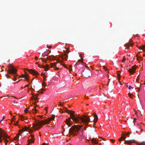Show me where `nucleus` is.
Returning a JSON list of instances; mask_svg holds the SVG:
<instances>
[{
	"instance_id": "1",
	"label": "nucleus",
	"mask_w": 145,
	"mask_h": 145,
	"mask_svg": "<svg viewBox=\"0 0 145 145\" xmlns=\"http://www.w3.org/2000/svg\"><path fill=\"white\" fill-rule=\"evenodd\" d=\"M69 114L70 116L65 121L69 127L72 125V124L71 122V119L74 121L76 123H83L85 124L86 125H88V123L90 121L89 118L87 116H83V117L78 116L76 117L75 116L74 112H72Z\"/></svg>"
},
{
	"instance_id": "2",
	"label": "nucleus",
	"mask_w": 145,
	"mask_h": 145,
	"mask_svg": "<svg viewBox=\"0 0 145 145\" xmlns=\"http://www.w3.org/2000/svg\"><path fill=\"white\" fill-rule=\"evenodd\" d=\"M54 115H53L50 118L48 119L42 120L40 121L39 120H37L35 123L33 124V127L35 130H38L40 128V126L46 124H48L49 122L55 118Z\"/></svg>"
},
{
	"instance_id": "3",
	"label": "nucleus",
	"mask_w": 145,
	"mask_h": 145,
	"mask_svg": "<svg viewBox=\"0 0 145 145\" xmlns=\"http://www.w3.org/2000/svg\"><path fill=\"white\" fill-rule=\"evenodd\" d=\"M82 127V126H78L76 125L72 126L68 131L69 133V137H70L71 135H72L73 136L76 135L79 136V131Z\"/></svg>"
},
{
	"instance_id": "4",
	"label": "nucleus",
	"mask_w": 145,
	"mask_h": 145,
	"mask_svg": "<svg viewBox=\"0 0 145 145\" xmlns=\"http://www.w3.org/2000/svg\"><path fill=\"white\" fill-rule=\"evenodd\" d=\"M132 143H135L138 145H145V142L143 141L140 143L139 144L136 142L135 140H126L124 142V144H129V145H131Z\"/></svg>"
},
{
	"instance_id": "5",
	"label": "nucleus",
	"mask_w": 145,
	"mask_h": 145,
	"mask_svg": "<svg viewBox=\"0 0 145 145\" xmlns=\"http://www.w3.org/2000/svg\"><path fill=\"white\" fill-rule=\"evenodd\" d=\"M0 136H1V139H0V143H1L2 141V137L5 138H10V137L8 136L7 134L3 130H2L0 128Z\"/></svg>"
},
{
	"instance_id": "6",
	"label": "nucleus",
	"mask_w": 145,
	"mask_h": 145,
	"mask_svg": "<svg viewBox=\"0 0 145 145\" xmlns=\"http://www.w3.org/2000/svg\"><path fill=\"white\" fill-rule=\"evenodd\" d=\"M92 71L91 70L88 71H84L82 72V74L84 76L87 78H88L92 74Z\"/></svg>"
},
{
	"instance_id": "7",
	"label": "nucleus",
	"mask_w": 145,
	"mask_h": 145,
	"mask_svg": "<svg viewBox=\"0 0 145 145\" xmlns=\"http://www.w3.org/2000/svg\"><path fill=\"white\" fill-rule=\"evenodd\" d=\"M8 73L10 74H12L14 75L16 74V72L17 71V70L14 67L13 69L11 70H10V69H8L7 70Z\"/></svg>"
},
{
	"instance_id": "8",
	"label": "nucleus",
	"mask_w": 145,
	"mask_h": 145,
	"mask_svg": "<svg viewBox=\"0 0 145 145\" xmlns=\"http://www.w3.org/2000/svg\"><path fill=\"white\" fill-rule=\"evenodd\" d=\"M27 70L29 73L33 74L35 76L38 75L39 74V73L35 70L31 69L30 70Z\"/></svg>"
},
{
	"instance_id": "9",
	"label": "nucleus",
	"mask_w": 145,
	"mask_h": 145,
	"mask_svg": "<svg viewBox=\"0 0 145 145\" xmlns=\"http://www.w3.org/2000/svg\"><path fill=\"white\" fill-rule=\"evenodd\" d=\"M136 66H132V68L130 69L128 71L131 74H133L134 72L136 70Z\"/></svg>"
},
{
	"instance_id": "10",
	"label": "nucleus",
	"mask_w": 145,
	"mask_h": 145,
	"mask_svg": "<svg viewBox=\"0 0 145 145\" xmlns=\"http://www.w3.org/2000/svg\"><path fill=\"white\" fill-rule=\"evenodd\" d=\"M29 77L28 74L27 73H26V74L25 75L22 74L20 77V78H24V80H26L27 81L28 80Z\"/></svg>"
},
{
	"instance_id": "11",
	"label": "nucleus",
	"mask_w": 145,
	"mask_h": 145,
	"mask_svg": "<svg viewBox=\"0 0 145 145\" xmlns=\"http://www.w3.org/2000/svg\"><path fill=\"white\" fill-rule=\"evenodd\" d=\"M94 119L93 120L94 124L93 127H94V125H95V123H96L98 120V117L97 114H94Z\"/></svg>"
},
{
	"instance_id": "12",
	"label": "nucleus",
	"mask_w": 145,
	"mask_h": 145,
	"mask_svg": "<svg viewBox=\"0 0 145 145\" xmlns=\"http://www.w3.org/2000/svg\"><path fill=\"white\" fill-rule=\"evenodd\" d=\"M29 130V128L27 127H23L22 129H20L19 131V133L20 134H21L20 132L22 131V132H24L25 131H28Z\"/></svg>"
},
{
	"instance_id": "13",
	"label": "nucleus",
	"mask_w": 145,
	"mask_h": 145,
	"mask_svg": "<svg viewBox=\"0 0 145 145\" xmlns=\"http://www.w3.org/2000/svg\"><path fill=\"white\" fill-rule=\"evenodd\" d=\"M31 138L30 140H29V144H31V143L34 142L35 138H34V136L33 135H31Z\"/></svg>"
},
{
	"instance_id": "14",
	"label": "nucleus",
	"mask_w": 145,
	"mask_h": 145,
	"mask_svg": "<svg viewBox=\"0 0 145 145\" xmlns=\"http://www.w3.org/2000/svg\"><path fill=\"white\" fill-rule=\"evenodd\" d=\"M91 141L92 142L93 144H98V142L97 141H96V140L94 138L92 139Z\"/></svg>"
},
{
	"instance_id": "15",
	"label": "nucleus",
	"mask_w": 145,
	"mask_h": 145,
	"mask_svg": "<svg viewBox=\"0 0 145 145\" xmlns=\"http://www.w3.org/2000/svg\"><path fill=\"white\" fill-rule=\"evenodd\" d=\"M64 108L65 109H64L65 110V112L69 114L72 112H74L73 111H72V110H68L66 107H64Z\"/></svg>"
},
{
	"instance_id": "16",
	"label": "nucleus",
	"mask_w": 145,
	"mask_h": 145,
	"mask_svg": "<svg viewBox=\"0 0 145 145\" xmlns=\"http://www.w3.org/2000/svg\"><path fill=\"white\" fill-rule=\"evenodd\" d=\"M64 108L65 109H64L65 110V112L69 114L72 112H74L73 111H72V110H68L66 107H64Z\"/></svg>"
},
{
	"instance_id": "17",
	"label": "nucleus",
	"mask_w": 145,
	"mask_h": 145,
	"mask_svg": "<svg viewBox=\"0 0 145 145\" xmlns=\"http://www.w3.org/2000/svg\"><path fill=\"white\" fill-rule=\"evenodd\" d=\"M38 95V94H36L35 95H34L33 96V97H31V99L32 100H34L35 101H36V100L37 99V97ZM36 102V101H35Z\"/></svg>"
},
{
	"instance_id": "18",
	"label": "nucleus",
	"mask_w": 145,
	"mask_h": 145,
	"mask_svg": "<svg viewBox=\"0 0 145 145\" xmlns=\"http://www.w3.org/2000/svg\"><path fill=\"white\" fill-rule=\"evenodd\" d=\"M48 66H49L48 65H47V66L46 67L44 65H42V67H41L44 68V69L45 70V71H47L48 70Z\"/></svg>"
},
{
	"instance_id": "19",
	"label": "nucleus",
	"mask_w": 145,
	"mask_h": 145,
	"mask_svg": "<svg viewBox=\"0 0 145 145\" xmlns=\"http://www.w3.org/2000/svg\"><path fill=\"white\" fill-rule=\"evenodd\" d=\"M8 67H9L8 69H10V70H12L14 68V67L11 64H9L8 65Z\"/></svg>"
},
{
	"instance_id": "20",
	"label": "nucleus",
	"mask_w": 145,
	"mask_h": 145,
	"mask_svg": "<svg viewBox=\"0 0 145 145\" xmlns=\"http://www.w3.org/2000/svg\"><path fill=\"white\" fill-rule=\"evenodd\" d=\"M3 140H4L5 143V145H7V144L8 142V140L6 139L5 138H3Z\"/></svg>"
},
{
	"instance_id": "21",
	"label": "nucleus",
	"mask_w": 145,
	"mask_h": 145,
	"mask_svg": "<svg viewBox=\"0 0 145 145\" xmlns=\"http://www.w3.org/2000/svg\"><path fill=\"white\" fill-rule=\"evenodd\" d=\"M20 118H21V120L22 121H23L25 119V118L23 116H20Z\"/></svg>"
},
{
	"instance_id": "22",
	"label": "nucleus",
	"mask_w": 145,
	"mask_h": 145,
	"mask_svg": "<svg viewBox=\"0 0 145 145\" xmlns=\"http://www.w3.org/2000/svg\"><path fill=\"white\" fill-rule=\"evenodd\" d=\"M64 55L65 56V60H67V59H66V58H68V55L66 54L65 52L64 53Z\"/></svg>"
},
{
	"instance_id": "23",
	"label": "nucleus",
	"mask_w": 145,
	"mask_h": 145,
	"mask_svg": "<svg viewBox=\"0 0 145 145\" xmlns=\"http://www.w3.org/2000/svg\"><path fill=\"white\" fill-rule=\"evenodd\" d=\"M57 64L56 62L54 63H51V65L52 67L56 66V65Z\"/></svg>"
},
{
	"instance_id": "24",
	"label": "nucleus",
	"mask_w": 145,
	"mask_h": 145,
	"mask_svg": "<svg viewBox=\"0 0 145 145\" xmlns=\"http://www.w3.org/2000/svg\"><path fill=\"white\" fill-rule=\"evenodd\" d=\"M131 133V132H127V133H125V135L126 136H127L128 137H129V135L131 134H130Z\"/></svg>"
},
{
	"instance_id": "25",
	"label": "nucleus",
	"mask_w": 145,
	"mask_h": 145,
	"mask_svg": "<svg viewBox=\"0 0 145 145\" xmlns=\"http://www.w3.org/2000/svg\"><path fill=\"white\" fill-rule=\"evenodd\" d=\"M125 46L127 47V48L128 49L129 48V46L128 44H126L125 45Z\"/></svg>"
},
{
	"instance_id": "26",
	"label": "nucleus",
	"mask_w": 145,
	"mask_h": 145,
	"mask_svg": "<svg viewBox=\"0 0 145 145\" xmlns=\"http://www.w3.org/2000/svg\"><path fill=\"white\" fill-rule=\"evenodd\" d=\"M19 137V135L18 134L15 137L14 139L15 140H17Z\"/></svg>"
},
{
	"instance_id": "27",
	"label": "nucleus",
	"mask_w": 145,
	"mask_h": 145,
	"mask_svg": "<svg viewBox=\"0 0 145 145\" xmlns=\"http://www.w3.org/2000/svg\"><path fill=\"white\" fill-rule=\"evenodd\" d=\"M120 74H117V77L118 78V81H119L120 80Z\"/></svg>"
},
{
	"instance_id": "28",
	"label": "nucleus",
	"mask_w": 145,
	"mask_h": 145,
	"mask_svg": "<svg viewBox=\"0 0 145 145\" xmlns=\"http://www.w3.org/2000/svg\"><path fill=\"white\" fill-rule=\"evenodd\" d=\"M139 49H142L143 51L145 52V50L144 49V48H142V46H140L139 47Z\"/></svg>"
},
{
	"instance_id": "29",
	"label": "nucleus",
	"mask_w": 145,
	"mask_h": 145,
	"mask_svg": "<svg viewBox=\"0 0 145 145\" xmlns=\"http://www.w3.org/2000/svg\"><path fill=\"white\" fill-rule=\"evenodd\" d=\"M72 65H69V69H70V70L71 71H72Z\"/></svg>"
},
{
	"instance_id": "30",
	"label": "nucleus",
	"mask_w": 145,
	"mask_h": 145,
	"mask_svg": "<svg viewBox=\"0 0 145 145\" xmlns=\"http://www.w3.org/2000/svg\"><path fill=\"white\" fill-rule=\"evenodd\" d=\"M28 132L30 133H31L33 132V130L31 129H30L29 128V130H28Z\"/></svg>"
},
{
	"instance_id": "31",
	"label": "nucleus",
	"mask_w": 145,
	"mask_h": 145,
	"mask_svg": "<svg viewBox=\"0 0 145 145\" xmlns=\"http://www.w3.org/2000/svg\"><path fill=\"white\" fill-rule=\"evenodd\" d=\"M103 69L105 70V71H107L108 72V73H109V71H108V70H107V68H106V67L105 66H103Z\"/></svg>"
},
{
	"instance_id": "32",
	"label": "nucleus",
	"mask_w": 145,
	"mask_h": 145,
	"mask_svg": "<svg viewBox=\"0 0 145 145\" xmlns=\"http://www.w3.org/2000/svg\"><path fill=\"white\" fill-rule=\"evenodd\" d=\"M128 95H129V96L131 98H133V97H132V96H133L130 93H128Z\"/></svg>"
},
{
	"instance_id": "33",
	"label": "nucleus",
	"mask_w": 145,
	"mask_h": 145,
	"mask_svg": "<svg viewBox=\"0 0 145 145\" xmlns=\"http://www.w3.org/2000/svg\"><path fill=\"white\" fill-rule=\"evenodd\" d=\"M28 111V109L26 108L24 110V112L25 113H26Z\"/></svg>"
},
{
	"instance_id": "34",
	"label": "nucleus",
	"mask_w": 145,
	"mask_h": 145,
	"mask_svg": "<svg viewBox=\"0 0 145 145\" xmlns=\"http://www.w3.org/2000/svg\"><path fill=\"white\" fill-rule=\"evenodd\" d=\"M46 84L45 82H43L42 83V86H44V87H45L46 86V85H45Z\"/></svg>"
},
{
	"instance_id": "35",
	"label": "nucleus",
	"mask_w": 145,
	"mask_h": 145,
	"mask_svg": "<svg viewBox=\"0 0 145 145\" xmlns=\"http://www.w3.org/2000/svg\"><path fill=\"white\" fill-rule=\"evenodd\" d=\"M40 59H41L42 60V61H44L45 62H46V60L45 59H44L43 58H40L39 59V60H40Z\"/></svg>"
},
{
	"instance_id": "36",
	"label": "nucleus",
	"mask_w": 145,
	"mask_h": 145,
	"mask_svg": "<svg viewBox=\"0 0 145 145\" xmlns=\"http://www.w3.org/2000/svg\"><path fill=\"white\" fill-rule=\"evenodd\" d=\"M63 67H64L65 68L67 69L68 68V67H67V66L65 65V64L63 65Z\"/></svg>"
},
{
	"instance_id": "37",
	"label": "nucleus",
	"mask_w": 145,
	"mask_h": 145,
	"mask_svg": "<svg viewBox=\"0 0 145 145\" xmlns=\"http://www.w3.org/2000/svg\"><path fill=\"white\" fill-rule=\"evenodd\" d=\"M54 68L55 70H57L59 69V68L57 67L56 66L54 67Z\"/></svg>"
},
{
	"instance_id": "38",
	"label": "nucleus",
	"mask_w": 145,
	"mask_h": 145,
	"mask_svg": "<svg viewBox=\"0 0 145 145\" xmlns=\"http://www.w3.org/2000/svg\"><path fill=\"white\" fill-rule=\"evenodd\" d=\"M36 107V106H35V107H34V108H33V110H34L35 111V112H36L37 110L35 108V107Z\"/></svg>"
},
{
	"instance_id": "39",
	"label": "nucleus",
	"mask_w": 145,
	"mask_h": 145,
	"mask_svg": "<svg viewBox=\"0 0 145 145\" xmlns=\"http://www.w3.org/2000/svg\"><path fill=\"white\" fill-rule=\"evenodd\" d=\"M6 76L7 78H10V76H9L7 74H6Z\"/></svg>"
},
{
	"instance_id": "40",
	"label": "nucleus",
	"mask_w": 145,
	"mask_h": 145,
	"mask_svg": "<svg viewBox=\"0 0 145 145\" xmlns=\"http://www.w3.org/2000/svg\"><path fill=\"white\" fill-rule=\"evenodd\" d=\"M122 137H121L118 140L119 141H121V140L122 139Z\"/></svg>"
},
{
	"instance_id": "41",
	"label": "nucleus",
	"mask_w": 145,
	"mask_h": 145,
	"mask_svg": "<svg viewBox=\"0 0 145 145\" xmlns=\"http://www.w3.org/2000/svg\"><path fill=\"white\" fill-rule=\"evenodd\" d=\"M17 103V102H16V101L14 100V101H13V105H15V103Z\"/></svg>"
},
{
	"instance_id": "42",
	"label": "nucleus",
	"mask_w": 145,
	"mask_h": 145,
	"mask_svg": "<svg viewBox=\"0 0 145 145\" xmlns=\"http://www.w3.org/2000/svg\"><path fill=\"white\" fill-rule=\"evenodd\" d=\"M5 116H3V117L2 119L0 121H2L4 120V119H5Z\"/></svg>"
},
{
	"instance_id": "43",
	"label": "nucleus",
	"mask_w": 145,
	"mask_h": 145,
	"mask_svg": "<svg viewBox=\"0 0 145 145\" xmlns=\"http://www.w3.org/2000/svg\"><path fill=\"white\" fill-rule=\"evenodd\" d=\"M136 119L135 118H134V120L133 121V122L134 123V124H135V122H136Z\"/></svg>"
},
{
	"instance_id": "44",
	"label": "nucleus",
	"mask_w": 145,
	"mask_h": 145,
	"mask_svg": "<svg viewBox=\"0 0 145 145\" xmlns=\"http://www.w3.org/2000/svg\"><path fill=\"white\" fill-rule=\"evenodd\" d=\"M132 88L131 86H130L129 88H128L129 89H131V88Z\"/></svg>"
},
{
	"instance_id": "45",
	"label": "nucleus",
	"mask_w": 145,
	"mask_h": 145,
	"mask_svg": "<svg viewBox=\"0 0 145 145\" xmlns=\"http://www.w3.org/2000/svg\"><path fill=\"white\" fill-rule=\"evenodd\" d=\"M121 137H122V139L123 140H125L126 139V138H125V137H123V136H121Z\"/></svg>"
},
{
	"instance_id": "46",
	"label": "nucleus",
	"mask_w": 145,
	"mask_h": 145,
	"mask_svg": "<svg viewBox=\"0 0 145 145\" xmlns=\"http://www.w3.org/2000/svg\"><path fill=\"white\" fill-rule=\"evenodd\" d=\"M11 123H12V122L13 121H14V120L13 119V118H12V119H11Z\"/></svg>"
},
{
	"instance_id": "47",
	"label": "nucleus",
	"mask_w": 145,
	"mask_h": 145,
	"mask_svg": "<svg viewBox=\"0 0 145 145\" xmlns=\"http://www.w3.org/2000/svg\"><path fill=\"white\" fill-rule=\"evenodd\" d=\"M47 48H48L49 49H50V48H51V46H47Z\"/></svg>"
},
{
	"instance_id": "48",
	"label": "nucleus",
	"mask_w": 145,
	"mask_h": 145,
	"mask_svg": "<svg viewBox=\"0 0 145 145\" xmlns=\"http://www.w3.org/2000/svg\"><path fill=\"white\" fill-rule=\"evenodd\" d=\"M137 56V59L138 60V58H141V57H139L138 56Z\"/></svg>"
},
{
	"instance_id": "49",
	"label": "nucleus",
	"mask_w": 145,
	"mask_h": 145,
	"mask_svg": "<svg viewBox=\"0 0 145 145\" xmlns=\"http://www.w3.org/2000/svg\"><path fill=\"white\" fill-rule=\"evenodd\" d=\"M142 48H144V49L145 50V45H142Z\"/></svg>"
},
{
	"instance_id": "50",
	"label": "nucleus",
	"mask_w": 145,
	"mask_h": 145,
	"mask_svg": "<svg viewBox=\"0 0 145 145\" xmlns=\"http://www.w3.org/2000/svg\"><path fill=\"white\" fill-rule=\"evenodd\" d=\"M25 122L26 123H27L28 122V121H27V120H25Z\"/></svg>"
},
{
	"instance_id": "51",
	"label": "nucleus",
	"mask_w": 145,
	"mask_h": 145,
	"mask_svg": "<svg viewBox=\"0 0 145 145\" xmlns=\"http://www.w3.org/2000/svg\"><path fill=\"white\" fill-rule=\"evenodd\" d=\"M111 140L112 141V142H114V140H113V139H111Z\"/></svg>"
},
{
	"instance_id": "52",
	"label": "nucleus",
	"mask_w": 145,
	"mask_h": 145,
	"mask_svg": "<svg viewBox=\"0 0 145 145\" xmlns=\"http://www.w3.org/2000/svg\"><path fill=\"white\" fill-rule=\"evenodd\" d=\"M38 58L37 57H35V59L37 60Z\"/></svg>"
},
{
	"instance_id": "53",
	"label": "nucleus",
	"mask_w": 145,
	"mask_h": 145,
	"mask_svg": "<svg viewBox=\"0 0 145 145\" xmlns=\"http://www.w3.org/2000/svg\"><path fill=\"white\" fill-rule=\"evenodd\" d=\"M125 58H124L123 59L122 61V62H123L124 61H125Z\"/></svg>"
},
{
	"instance_id": "54",
	"label": "nucleus",
	"mask_w": 145,
	"mask_h": 145,
	"mask_svg": "<svg viewBox=\"0 0 145 145\" xmlns=\"http://www.w3.org/2000/svg\"><path fill=\"white\" fill-rule=\"evenodd\" d=\"M43 77V79L44 80H45L46 78L45 77V76H44Z\"/></svg>"
},
{
	"instance_id": "55",
	"label": "nucleus",
	"mask_w": 145,
	"mask_h": 145,
	"mask_svg": "<svg viewBox=\"0 0 145 145\" xmlns=\"http://www.w3.org/2000/svg\"><path fill=\"white\" fill-rule=\"evenodd\" d=\"M14 125H18V124H17V123L16 122V123H14Z\"/></svg>"
},
{
	"instance_id": "56",
	"label": "nucleus",
	"mask_w": 145,
	"mask_h": 145,
	"mask_svg": "<svg viewBox=\"0 0 145 145\" xmlns=\"http://www.w3.org/2000/svg\"><path fill=\"white\" fill-rule=\"evenodd\" d=\"M98 138L100 139H102L103 138L101 137H98Z\"/></svg>"
},
{
	"instance_id": "57",
	"label": "nucleus",
	"mask_w": 145,
	"mask_h": 145,
	"mask_svg": "<svg viewBox=\"0 0 145 145\" xmlns=\"http://www.w3.org/2000/svg\"><path fill=\"white\" fill-rule=\"evenodd\" d=\"M78 64H77V63H76V64H75V65H74V67H76V65H78Z\"/></svg>"
},
{
	"instance_id": "58",
	"label": "nucleus",
	"mask_w": 145,
	"mask_h": 145,
	"mask_svg": "<svg viewBox=\"0 0 145 145\" xmlns=\"http://www.w3.org/2000/svg\"><path fill=\"white\" fill-rule=\"evenodd\" d=\"M14 81H15L16 80V79L15 77H14Z\"/></svg>"
},
{
	"instance_id": "59",
	"label": "nucleus",
	"mask_w": 145,
	"mask_h": 145,
	"mask_svg": "<svg viewBox=\"0 0 145 145\" xmlns=\"http://www.w3.org/2000/svg\"><path fill=\"white\" fill-rule=\"evenodd\" d=\"M69 51H66V52L67 53H69Z\"/></svg>"
},
{
	"instance_id": "60",
	"label": "nucleus",
	"mask_w": 145,
	"mask_h": 145,
	"mask_svg": "<svg viewBox=\"0 0 145 145\" xmlns=\"http://www.w3.org/2000/svg\"><path fill=\"white\" fill-rule=\"evenodd\" d=\"M102 140H104V141H105V140L104 138H103Z\"/></svg>"
},
{
	"instance_id": "61",
	"label": "nucleus",
	"mask_w": 145,
	"mask_h": 145,
	"mask_svg": "<svg viewBox=\"0 0 145 145\" xmlns=\"http://www.w3.org/2000/svg\"><path fill=\"white\" fill-rule=\"evenodd\" d=\"M21 80V79H19V80L17 82V83L18 82H19Z\"/></svg>"
},
{
	"instance_id": "62",
	"label": "nucleus",
	"mask_w": 145,
	"mask_h": 145,
	"mask_svg": "<svg viewBox=\"0 0 145 145\" xmlns=\"http://www.w3.org/2000/svg\"><path fill=\"white\" fill-rule=\"evenodd\" d=\"M21 80V79H19V80L17 82V83L18 82H19Z\"/></svg>"
},
{
	"instance_id": "63",
	"label": "nucleus",
	"mask_w": 145,
	"mask_h": 145,
	"mask_svg": "<svg viewBox=\"0 0 145 145\" xmlns=\"http://www.w3.org/2000/svg\"><path fill=\"white\" fill-rule=\"evenodd\" d=\"M18 126V127H19V128H20L21 127V125H17Z\"/></svg>"
},
{
	"instance_id": "64",
	"label": "nucleus",
	"mask_w": 145,
	"mask_h": 145,
	"mask_svg": "<svg viewBox=\"0 0 145 145\" xmlns=\"http://www.w3.org/2000/svg\"><path fill=\"white\" fill-rule=\"evenodd\" d=\"M93 131L94 133H95L96 132V131H95V130H93Z\"/></svg>"
}]
</instances>
